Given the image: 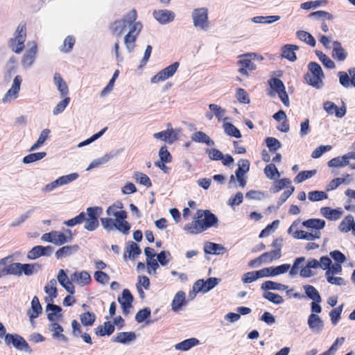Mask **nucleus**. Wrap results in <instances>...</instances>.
Instances as JSON below:
<instances>
[{
    "instance_id": "obj_1",
    "label": "nucleus",
    "mask_w": 355,
    "mask_h": 355,
    "mask_svg": "<svg viewBox=\"0 0 355 355\" xmlns=\"http://www.w3.org/2000/svg\"><path fill=\"white\" fill-rule=\"evenodd\" d=\"M122 209L123 204L121 202H116L107 208L105 212L108 217L100 218L105 230L112 232L117 230L123 234L128 233L130 225L126 220V211Z\"/></svg>"
},
{
    "instance_id": "obj_12",
    "label": "nucleus",
    "mask_w": 355,
    "mask_h": 355,
    "mask_svg": "<svg viewBox=\"0 0 355 355\" xmlns=\"http://www.w3.org/2000/svg\"><path fill=\"white\" fill-rule=\"evenodd\" d=\"M28 49L24 53L21 64L24 68H30L35 62L37 53V45L35 42H30L28 44Z\"/></svg>"
},
{
    "instance_id": "obj_8",
    "label": "nucleus",
    "mask_w": 355,
    "mask_h": 355,
    "mask_svg": "<svg viewBox=\"0 0 355 355\" xmlns=\"http://www.w3.org/2000/svg\"><path fill=\"white\" fill-rule=\"evenodd\" d=\"M21 82L22 78L20 76L17 75L15 77L10 88L7 91V92L2 98L3 103H8L11 101L18 98Z\"/></svg>"
},
{
    "instance_id": "obj_41",
    "label": "nucleus",
    "mask_w": 355,
    "mask_h": 355,
    "mask_svg": "<svg viewBox=\"0 0 355 355\" xmlns=\"http://www.w3.org/2000/svg\"><path fill=\"white\" fill-rule=\"evenodd\" d=\"M191 139L195 142L205 143L209 146L214 145V141L207 134L201 131L194 132Z\"/></svg>"
},
{
    "instance_id": "obj_37",
    "label": "nucleus",
    "mask_w": 355,
    "mask_h": 355,
    "mask_svg": "<svg viewBox=\"0 0 355 355\" xmlns=\"http://www.w3.org/2000/svg\"><path fill=\"white\" fill-rule=\"evenodd\" d=\"M302 225L311 230H318L323 229L325 225V221L322 219H309L302 223Z\"/></svg>"
},
{
    "instance_id": "obj_11",
    "label": "nucleus",
    "mask_w": 355,
    "mask_h": 355,
    "mask_svg": "<svg viewBox=\"0 0 355 355\" xmlns=\"http://www.w3.org/2000/svg\"><path fill=\"white\" fill-rule=\"evenodd\" d=\"M197 216L201 225H202L204 231L211 227L218 222L217 217L209 210H198L197 211Z\"/></svg>"
},
{
    "instance_id": "obj_47",
    "label": "nucleus",
    "mask_w": 355,
    "mask_h": 355,
    "mask_svg": "<svg viewBox=\"0 0 355 355\" xmlns=\"http://www.w3.org/2000/svg\"><path fill=\"white\" fill-rule=\"evenodd\" d=\"M112 157V155L106 154L101 157L94 159L89 164L86 171H90L92 168H98L101 165L107 163Z\"/></svg>"
},
{
    "instance_id": "obj_57",
    "label": "nucleus",
    "mask_w": 355,
    "mask_h": 355,
    "mask_svg": "<svg viewBox=\"0 0 355 355\" xmlns=\"http://www.w3.org/2000/svg\"><path fill=\"white\" fill-rule=\"evenodd\" d=\"M119 75V71L116 70L112 77V78L110 80L107 86L101 91V96L105 97L107 96L110 92H111L114 88V82L116 79L118 78Z\"/></svg>"
},
{
    "instance_id": "obj_51",
    "label": "nucleus",
    "mask_w": 355,
    "mask_h": 355,
    "mask_svg": "<svg viewBox=\"0 0 355 355\" xmlns=\"http://www.w3.org/2000/svg\"><path fill=\"white\" fill-rule=\"evenodd\" d=\"M347 153L342 157H337L331 159L328 162L329 167H344L349 164V159H345Z\"/></svg>"
},
{
    "instance_id": "obj_42",
    "label": "nucleus",
    "mask_w": 355,
    "mask_h": 355,
    "mask_svg": "<svg viewBox=\"0 0 355 355\" xmlns=\"http://www.w3.org/2000/svg\"><path fill=\"white\" fill-rule=\"evenodd\" d=\"M282 252L279 250H271L270 252H264L260 255V259L263 263H270L281 258Z\"/></svg>"
},
{
    "instance_id": "obj_22",
    "label": "nucleus",
    "mask_w": 355,
    "mask_h": 355,
    "mask_svg": "<svg viewBox=\"0 0 355 355\" xmlns=\"http://www.w3.org/2000/svg\"><path fill=\"white\" fill-rule=\"evenodd\" d=\"M323 108L329 114H335L338 118H342L346 114V108L345 105L338 108L337 105L331 101H326L324 103Z\"/></svg>"
},
{
    "instance_id": "obj_15",
    "label": "nucleus",
    "mask_w": 355,
    "mask_h": 355,
    "mask_svg": "<svg viewBox=\"0 0 355 355\" xmlns=\"http://www.w3.org/2000/svg\"><path fill=\"white\" fill-rule=\"evenodd\" d=\"M307 324L313 334H320L324 329V322L321 318L315 313H311L308 317Z\"/></svg>"
},
{
    "instance_id": "obj_19",
    "label": "nucleus",
    "mask_w": 355,
    "mask_h": 355,
    "mask_svg": "<svg viewBox=\"0 0 355 355\" xmlns=\"http://www.w3.org/2000/svg\"><path fill=\"white\" fill-rule=\"evenodd\" d=\"M132 300L133 297L130 292L128 289H124L121 295L118 297V301L122 307L123 314H128L132 306Z\"/></svg>"
},
{
    "instance_id": "obj_30",
    "label": "nucleus",
    "mask_w": 355,
    "mask_h": 355,
    "mask_svg": "<svg viewBox=\"0 0 355 355\" xmlns=\"http://www.w3.org/2000/svg\"><path fill=\"white\" fill-rule=\"evenodd\" d=\"M42 308L37 297L35 296L31 302V308L28 311L27 313L29 316L31 322L33 324V320L39 316L42 312Z\"/></svg>"
},
{
    "instance_id": "obj_9",
    "label": "nucleus",
    "mask_w": 355,
    "mask_h": 355,
    "mask_svg": "<svg viewBox=\"0 0 355 355\" xmlns=\"http://www.w3.org/2000/svg\"><path fill=\"white\" fill-rule=\"evenodd\" d=\"M269 85L271 89L278 94L279 97L284 105L288 107L289 98L283 82L279 78H273L269 80Z\"/></svg>"
},
{
    "instance_id": "obj_29",
    "label": "nucleus",
    "mask_w": 355,
    "mask_h": 355,
    "mask_svg": "<svg viewBox=\"0 0 355 355\" xmlns=\"http://www.w3.org/2000/svg\"><path fill=\"white\" fill-rule=\"evenodd\" d=\"M299 49V46L295 44H285L282 47V56L289 61L294 62L297 57L295 51Z\"/></svg>"
},
{
    "instance_id": "obj_18",
    "label": "nucleus",
    "mask_w": 355,
    "mask_h": 355,
    "mask_svg": "<svg viewBox=\"0 0 355 355\" xmlns=\"http://www.w3.org/2000/svg\"><path fill=\"white\" fill-rule=\"evenodd\" d=\"M58 282L59 284L71 295L75 293V287L72 283L71 279L70 280L67 275L65 271L63 269H60L57 275Z\"/></svg>"
},
{
    "instance_id": "obj_45",
    "label": "nucleus",
    "mask_w": 355,
    "mask_h": 355,
    "mask_svg": "<svg viewBox=\"0 0 355 355\" xmlns=\"http://www.w3.org/2000/svg\"><path fill=\"white\" fill-rule=\"evenodd\" d=\"M320 212L323 216L330 220H337L340 218L342 212L337 209H332L329 207H322Z\"/></svg>"
},
{
    "instance_id": "obj_27",
    "label": "nucleus",
    "mask_w": 355,
    "mask_h": 355,
    "mask_svg": "<svg viewBox=\"0 0 355 355\" xmlns=\"http://www.w3.org/2000/svg\"><path fill=\"white\" fill-rule=\"evenodd\" d=\"M72 240L71 232L67 230L66 233L53 231V243L57 245H61Z\"/></svg>"
},
{
    "instance_id": "obj_59",
    "label": "nucleus",
    "mask_w": 355,
    "mask_h": 355,
    "mask_svg": "<svg viewBox=\"0 0 355 355\" xmlns=\"http://www.w3.org/2000/svg\"><path fill=\"white\" fill-rule=\"evenodd\" d=\"M138 35L127 33L124 37V44L129 53L132 52L135 46Z\"/></svg>"
},
{
    "instance_id": "obj_49",
    "label": "nucleus",
    "mask_w": 355,
    "mask_h": 355,
    "mask_svg": "<svg viewBox=\"0 0 355 355\" xmlns=\"http://www.w3.org/2000/svg\"><path fill=\"white\" fill-rule=\"evenodd\" d=\"M46 155L45 152H39L31 153L23 158V163L25 164H28L31 163H33L35 162L39 161L44 158Z\"/></svg>"
},
{
    "instance_id": "obj_55",
    "label": "nucleus",
    "mask_w": 355,
    "mask_h": 355,
    "mask_svg": "<svg viewBox=\"0 0 355 355\" xmlns=\"http://www.w3.org/2000/svg\"><path fill=\"white\" fill-rule=\"evenodd\" d=\"M81 323L84 326H92L96 320V315L94 313L87 311L80 315Z\"/></svg>"
},
{
    "instance_id": "obj_6",
    "label": "nucleus",
    "mask_w": 355,
    "mask_h": 355,
    "mask_svg": "<svg viewBox=\"0 0 355 355\" xmlns=\"http://www.w3.org/2000/svg\"><path fill=\"white\" fill-rule=\"evenodd\" d=\"M220 282V279L216 277H209L206 281L204 279H198L193 286V291L194 293H207L216 286Z\"/></svg>"
},
{
    "instance_id": "obj_43",
    "label": "nucleus",
    "mask_w": 355,
    "mask_h": 355,
    "mask_svg": "<svg viewBox=\"0 0 355 355\" xmlns=\"http://www.w3.org/2000/svg\"><path fill=\"white\" fill-rule=\"evenodd\" d=\"M261 288L263 291H285L288 288V286L268 280L261 284Z\"/></svg>"
},
{
    "instance_id": "obj_36",
    "label": "nucleus",
    "mask_w": 355,
    "mask_h": 355,
    "mask_svg": "<svg viewBox=\"0 0 355 355\" xmlns=\"http://www.w3.org/2000/svg\"><path fill=\"white\" fill-rule=\"evenodd\" d=\"M127 253L130 259H134L136 256L141 253V250L137 243L130 241L126 245L125 252L124 253V259H126Z\"/></svg>"
},
{
    "instance_id": "obj_39",
    "label": "nucleus",
    "mask_w": 355,
    "mask_h": 355,
    "mask_svg": "<svg viewBox=\"0 0 355 355\" xmlns=\"http://www.w3.org/2000/svg\"><path fill=\"white\" fill-rule=\"evenodd\" d=\"M114 331V326L110 322H105L103 325H99L95 329V333L97 336H103L110 335Z\"/></svg>"
},
{
    "instance_id": "obj_46",
    "label": "nucleus",
    "mask_w": 355,
    "mask_h": 355,
    "mask_svg": "<svg viewBox=\"0 0 355 355\" xmlns=\"http://www.w3.org/2000/svg\"><path fill=\"white\" fill-rule=\"evenodd\" d=\"M322 79L323 78L319 76L313 75L309 73H306L305 76V80L306 83H309L310 85L318 89L322 87Z\"/></svg>"
},
{
    "instance_id": "obj_24",
    "label": "nucleus",
    "mask_w": 355,
    "mask_h": 355,
    "mask_svg": "<svg viewBox=\"0 0 355 355\" xmlns=\"http://www.w3.org/2000/svg\"><path fill=\"white\" fill-rule=\"evenodd\" d=\"M48 329L51 332V336L53 339L62 342L67 341V338L62 334L64 329L58 322L49 323Z\"/></svg>"
},
{
    "instance_id": "obj_31",
    "label": "nucleus",
    "mask_w": 355,
    "mask_h": 355,
    "mask_svg": "<svg viewBox=\"0 0 355 355\" xmlns=\"http://www.w3.org/2000/svg\"><path fill=\"white\" fill-rule=\"evenodd\" d=\"M347 56V53L339 42L335 41L332 46V57L338 61H344Z\"/></svg>"
},
{
    "instance_id": "obj_23",
    "label": "nucleus",
    "mask_w": 355,
    "mask_h": 355,
    "mask_svg": "<svg viewBox=\"0 0 355 355\" xmlns=\"http://www.w3.org/2000/svg\"><path fill=\"white\" fill-rule=\"evenodd\" d=\"M153 137L156 139L172 144L178 139V137L175 131L171 128L164 131H161L153 134Z\"/></svg>"
},
{
    "instance_id": "obj_48",
    "label": "nucleus",
    "mask_w": 355,
    "mask_h": 355,
    "mask_svg": "<svg viewBox=\"0 0 355 355\" xmlns=\"http://www.w3.org/2000/svg\"><path fill=\"white\" fill-rule=\"evenodd\" d=\"M296 35L300 40L305 42L306 44H309L311 46H314L315 45V40L314 37L308 32L298 31L296 33Z\"/></svg>"
},
{
    "instance_id": "obj_17",
    "label": "nucleus",
    "mask_w": 355,
    "mask_h": 355,
    "mask_svg": "<svg viewBox=\"0 0 355 355\" xmlns=\"http://www.w3.org/2000/svg\"><path fill=\"white\" fill-rule=\"evenodd\" d=\"M71 279L73 282L81 287L88 285L92 281L89 273L85 270L76 271L71 275Z\"/></svg>"
},
{
    "instance_id": "obj_5",
    "label": "nucleus",
    "mask_w": 355,
    "mask_h": 355,
    "mask_svg": "<svg viewBox=\"0 0 355 355\" xmlns=\"http://www.w3.org/2000/svg\"><path fill=\"white\" fill-rule=\"evenodd\" d=\"M257 54L254 53H250L242 55L238 61V64L240 66L239 72L245 76H248V70L252 71L255 69L256 65L252 62V60H256Z\"/></svg>"
},
{
    "instance_id": "obj_58",
    "label": "nucleus",
    "mask_w": 355,
    "mask_h": 355,
    "mask_svg": "<svg viewBox=\"0 0 355 355\" xmlns=\"http://www.w3.org/2000/svg\"><path fill=\"white\" fill-rule=\"evenodd\" d=\"M209 110L213 112L214 115L218 121H221L224 119L225 114V110L222 108L220 106L212 103L209 105Z\"/></svg>"
},
{
    "instance_id": "obj_16",
    "label": "nucleus",
    "mask_w": 355,
    "mask_h": 355,
    "mask_svg": "<svg viewBox=\"0 0 355 355\" xmlns=\"http://www.w3.org/2000/svg\"><path fill=\"white\" fill-rule=\"evenodd\" d=\"M15 275H21L24 273L26 275H31L40 269L37 264L14 263Z\"/></svg>"
},
{
    "instance_id": "obj_34",
    "label": "nucleus",
    "mask_w": 355,
    "mask_h": 355,
    "mask_svg": "<svg viewBox=\"0 0 355 355\" xmlns=\"http://www.w3.org/2000/svg\"><path fill=\"white\" fill-rule=\"evenodd\" d=\"M53 83L57 87L62 96H66L69 93V88L67 83L63 80L59 73H55L53 76Z\"/></svg>"
},
{
    "instance_id": "obj_64",
    "label": "nucleus",
    "mask_w": 355,
    "mask_h": 355,
    "mask_svg": "<svg viewBox=\"0 0 355 355\" xmlns=\"http://www.w3.org/2000/svg\"><path fill=\"white\" fill-rule=\"evenodd\" d=\"M70 102L69 97H65L62 101H60L56 106L53 108L52 113L53 115L57 116L62 113Z\"/></svg>"
},
{
    "instance_id": "obj_38",
    "label": "nucleus",
    "mask_w": 355,
    "mask_h": 355,
    "mask_svg": "<svg viewBox=\"0 0 355 355\" xmlns=\"http://www.w3.org/2000/svg\"><path fill=\"white\" fill-rule=\"evenodd\" d=\"M199 343L197 338H191L176 344L174 347L176 350L187 351L191 347L198 345Z\"/></svg>"
},
{
    "instance_id": "obj_62",
    "label": "nucleus",
    "mask_w": 355,
    "mask_h": 355,
    "mask_svg": "<svg viewBox=\"0 0 355 355\" xmlns=\"http://www.w3.org/2000/svg\"><path fill=\"white\" fill-rule=\"evenodd\" d=\"M327 198V194L322 191H313L308 193V198L312 202L320 201Z\"/></svg>"
},
{
    "instance_id": "obj_52",
    "label": "nucleus",
    "mask_w": 355,
    "mask_h": 355,
    "mask_svg": "<svg viewBox=\"0 0 355 355\" xmlns=\"http://www.w3.org/2000/svg\"><path fill=\"white\" fill-rule=\"evenodd\" d=\"M133 178L137 183L144 185L146 187H150L152 186L151 180L146 174L136 171L134 173Z\"/></svg>"
},
{
    "instance_id": "obj_40",
    "label": "nucleus",
    "mask_w": 355,
    "mask_h": 355,
    "mask_svg": "<svg viewBox=\"0 0 355 355\" xmlns=\"http://www.w3.org/2000/svg\"><path fill=\"white\" fill-rule=\"evenodd\" d=\"M303 288L305 291L306 295L313 302L315 301L318 303H320L322 302L321 296L319 292L316 290V288L311 285H304L303 286Z\"/></svg>"
},
{
    "instance_id": "obj_50",
    "label": "nucleus",
    "mask_w": 355,
    "mask_h": 355,
    "mask_svg": "<svg viewBox=\"0 0 355 355\" xmlns=\"http://www.w3.org/2000/svg\"><path fill=\"white\" fill-rule=\"evenodd\" d=\"M249 169L250 162L248 159H241L238 162V169L235 172V176H245Z\"/></svg>"
},
{
    "instance_id": "obj_10",
    "label": "nucleus",
    "mask_w": 355,
    "mask_h": 355,
    "mask_svg": "<svg viewBox=\"0 0 355 355\" xmlns=\"http://www.w3.org/2000/svg\"><path fill=\"white\" fill-rule=\"evenodd\" d=\"M178 67L179 62H175L173 63L172 64L166 67L164 69L159 71L156 75L153 76L150 78V82L152 83L155 84L172 77L178 70Z\"/></svg>"
},
{
    "instance_id": "obj_26",
    "label": "nucleus",
    "mask_w": 355,
    "mask_h": 355,
    "mask_svg": "<svg viewBox=\"0 0 355 355\" xmlns=\"http://www.w3.org/2000/svg\"><path fill=\"white\" fill-rule=\"evenodd\" d=\"M44 291L47 294L45 297L46 302H53V300L58 296L57 282L55 279H51L44 287Z\"/></svg>"
},
{
    "instance_id": "obj_20",
    "label": "nucleus",
    "mask_w": 355,
    "mask_h": 355,
    "mask_svg": "<svg viewBox=\"0 0 355 355\" xmlns=\"http://www.w3.org/2000/svg\"><path fill=\"white\" fill-rule=\"evenodd\" d=\"M153 17L162 24H166L173 21L175 14L168 10H159L153 12Z\"/></svg>"
},
{
    "instance_id": "obj_53",
    "label": "nucleus",
    "mask_w": 355,
    "mask_h": 355,
    "mask_svg": "<svg viewBox=\"0 0 355 355\" xmlns=\"http://www.w3.org/2000/svg\"><path fill=\"white\" fill-rule=\"evenodd\" d=\"M264 173L270 180H276L280 177V173L274 164L267 165L264 168Z\"/></svg>"
},
{
    "instance_id": "obj_56",
    "label": "nucleus",
    "mask_w": 355,
    "mask_h": 355,
    "mask_svg": "<svg viewBox=\"0 0 355 355\" xmlns=\"http://www.w3.org/2000/svg\"><path fill=\"white\" fill-rule=\"evenodd\" d=\"M223 126L225 132L227 135L236 138H240L241 137V134L239 130L237 128H236L233 124L230 123H224Z\"/></svg>"
},
{
    "instance_id": "obj_25",
    "label": "nucleus",
    "mask_w": 355,
    "mask_h": 355,
    "mask_svg": "<svg viewBox=\"0 0 355 355\" xmlns=\"http://www.w3.org/2000/svg\"><path fill=\"white\" fill-rule=\"evenodd\" d=\"M320 236L321 232L318 230H310V232L297 230L293 234V237L296 239H305L307 241H313L320 239Z\"/></svg>"
},
{
    "instance_id": "obj_33",
    "label": "nucleus",
    "mask_w": 355,
    "mask_h": 355,
    "mask_svg": "<svg viewBox=\"0 0 355 355\" xmlns=\"http://www.w3.org/2000/svg\"><path fill=\"white\" fill-rule=\"evenodd\" d=\"M127 29L126 15L121 20H116L110 25V30L112 34L117 37L121 35L124 31Z\"/></svg>"
},
{
    "instance_id": "obj_61",
    "label": "nucleus",
    "mask_w": 355,
    "mask_h": 355,
    "mask_svg": "<svg viewBox=\"0 0 355 355\" xmlns=\"http://www.w3.org/2000/svg\"><path fill=\"white\" fill-rule=\"evenodd\" d=\"M77 250V246L76 245H72V246H64L61 248H60L55 253V256L57 258H61L62 257L68 256L73 252H75Z\"/></svg>"
},
{
    "instance_id": "obj_2",
    "label": "nucleus",
    "mask_w": 355,
    "mask_h": 355,
    "mask_svg": "<svg viewBox=\"0 0 355 355\" xmlns=\"http://www.w3.org/2000/svg\"><path fill=\"white\" fill-rule=\"evenodd\" d=\"M84 227L88 231H94L98 226V217L103 213V209L100 207H88L86 210Z\"/></svg>"
},
{
    "instance_id": "obj_14",
    "label": "nucleus",
    "mask_w": 355,
    "mask_h": 355,
    "mask_svg": "<svg viewBox=\"0 0 355 355\" xmlns=\"http://www.w3.org/2000/svg\"><path fill=\"white\" fill-rule=\"evenodd\" d=\"M12 261V255L0 259V278L8 275H15V267Z\"/></svg>"
},
{
    "instance_id": "obj_28",
    "label": "nucleus",
    "mask_w": 355,
    "mask_h": 355,
    "mask_svg": "<svg viewBox=\"0 0 355 355\" xmlns=\"http://www.w3.org/2000/svg\"><path fill=\"white\" fill-rule=\"evenodd\" d=\"M186 303L187 301L185 293L182 291H180L175 295L171 303V309L174 312H178L184 305L186 304Z\"/></svg>"
},
{
    "instance_id": "obj_32",
    "label": "nucleus",
    "mask_w": 355,
    "mask_h": 355,
    "mask_svg": "<svg viewBox=\"0 0 355 355\" xmlns=\"http://www.w3.org/2000/svg\"><path fill=\"white\" fill-rule=\"evenodd\" d=\"M137 338V335L133 331L118 333L112 340L121 344H128Z\"/></svg>"
},
{
    "instance_id": "obj_60",
    "label": "nucleus",
    "mask_w": 355,
    "mask_h": 355,
    "mask_svg": "<svg viewBox=\"0 0 355 355\" xmlns=\"http://www.w3.org/2000/svg\"><path fill=\"white\" fill-rule=\"evenodd\" d=\"M315 53L325 67L330 69L335 68V63L327 55L319 51H316Z\"/></svg>"
},
{
    "instance_id": "obj_7",
    "label": "nucleus",
    "mask_w": 355,
    "mask_h": 355,
    "mask_svg": "<svg viewBox=\"0 0 355 355\" xmlns=\"http://www.w3.org/2000/svg\"><path fill=\"white\" fill-rule=\"evenodd\" d=\"M137 17L135 10H131L126 14V24L128 31L127 33L138 35L142 29V24L139 21H136Z\"/></svg>"
},
{
    "instance_id": "obj_3",
    "label": "nucleus",
    "mask_w": 355,
    "mask_h": 355,
    "mask_svg": "<svg viewBox=\"0 0 355 355\" xmlns=\"http://www.w3.org/2000/svg\"><path fill=\"white\" fill-rule=\"evenodd\" d=\"M191 17L194 27L206 31L209 28L208 9L206 8H196L192 11Z\"/></svg>"
},
{
    "instance_id": "obj_54",
    "label": "nucleus",
    "mask_w": 355,
    "mask_h": 355,
    "mask_svg": "<svg viewBox=\"0 0 355 355\" xmlns=\"http://www.w3.org/2000/svg\"><path fill=\"white\" fill-rule=\"evenodd\" d=\"M354 217L352 215L347 216L340 223L338 229L340 232L347 233L352 229Z\"/></svg>"
},
{
    "instance_id": "obj_13",
    "label": "nucleus",
    "mask_w": 355,
    "mask_h": 355,
    "mask_svg": "<svg viewBox=\"0 0 355 355\" xmlns=\"http://www.w3.org/2000/svg\"><path fill=\"white\" fill-rule=\"evenodd\" d=\"M4 341L7 345L12 344L15 348L19 350L24 349L27 351L29 349L28 345L24 338L15 334H7Z\"/></svg>"
},
{
    "instance_id": "obj_44",
    "label": "nucleus",
    "mask_w": 355,
    "mask_h": 355,
    "mask_svg": "<svg viewBox=\"0 0 355 355\" xmlns=\"http://www.w3.org/2000/svg\"><path fill=\"white\" fill-rule=\"evenodd\" d=\"M225 250V248L220 244L207 242L205 244L204 251L206 254H220Z\"/></svg>"
},
{
    "instance_id": "obj_35",
    "label": "nucleus",
    "mask_w": 355,
    "mask_h": 355,
    "mask_svg": "<svg viewBox=\"0 0 355 355\" xmlns=\"http://www.w3.org/2000/svg\"><path fill=\"white\" fill-rule=\"evenodd\" d=\"M184 230L191 234H197L204 232L202 225L198 218V216L191 223L186 224Z\"/></svg>"
},
{
    "instance_id": "obj_21",
    "label": "nucleus",
    "mask_w": 355,
    "mask_h": 355,
    "mask_svg": "<svg viewBox=\"0 0 355 355\" xmlns=\"http://www.w3.org/2000/svg\"><path fill=\"white\" fill-rule=\"evenodd\" d=\"M51 253L52 248L51 246L37 245L28 252L27 257L29 259H35L41 256H49Z\"/></svg>"
},
{
    "instance_id": "obj_4",
    "label": "nucleus",
    "mask_w": 355,
    "mask_h": 355,
    "mask_svg": "<svg viewBox=\"0 0 355 355\" xmlns=\"http://www.w3.org/2000/svg\"><path fill=\"white\" fill-rule=\"evenodd\" d=\"M26 40L25 26L19 24L16 31V35L14 38L10 40L9 46L16 53H20L24 48V42Z\"/></svg>"
},
{
    "instance_id": "obj_63",
    "label": "nucleus",
    "mask_w": 355,
    "mask_h": 355,
    "mask_svg": "<svg viewBox=\"0 0 355 355\" xmlns=\"http://www.w3.org/2000/svg\"><path fill=\"white\" fill-rule=\"evenodd\" d=\"M263 297L275 304H281L284 302V299L280 295L270 291L265 292Z\"/></svg>"
}]
</instances>
